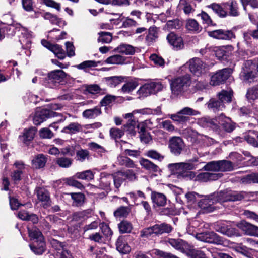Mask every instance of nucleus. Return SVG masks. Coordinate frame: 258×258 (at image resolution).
Here are the masks:
<instances>
[{"instance_id":"1","label":"nucleus","mask_w":258,"mask_h":258,"mask_svg":"<svg viewBox=\"0 0 258 258\" xmlns=\"http://www.w3.org/2000/svg\"><path fill=\"white\" fill-rule=\"evenodd\" d=\"M244 198L242 192L220 191L212 196L210 199H202L199 202V207L207 212H211L215 208L213 205L217 203H223L227 201H240Z\"/></svg>"},{"instance_id":"2","label":"nucleus","mask_w":258,"mask_h":258,"mask_svg":"<svg viewBox=\"0 0 258 258\" xmlns=\"http://www.w3.org/2000/svg\"><path fill=\"white\" fill-rule=\"evenodd\" d=\"M29 236L33 243L30 244L31 250L36 254L41 255L46 249L45 242L41 232L36 227L28 228Z\"/></svg>"},{"instance_id":"3","label":"nucleus","mask_w":258,"mask_h":258,"mask_svg":"<svg viewBox=\"0 0 258 258\" xmlns=\"http://www.w3.org/2000/svg\"><path fill=\"white\" fill-rule=\"evenodd\" d=\"M67 74L62 70H55L49 72L44 78V85L50 88L58 87L64 81Z\"/></svg>"},{"instance_id":"4","label":"nucleus","mask_w":258,"mask_h":258,"mask_svg":"<svg viewBox=\"0 0 258 258\" xmlns=\"http://www.w3.org/2000/svg\"><path fill=\"white\" fill-rule=\"evenodd\" d=\"M190 84V78L188 75L175 78L170 83L172 92L178 95L186 90Z\"/></svg>"},{"instance_id":"5","label":"nucleus","mask_w":258,"mask_h":258,"mask_svg":"<svg viewBox=\"0 0 258 258\" xmlns=\"http://www.w3.org/2000/svg\"><path fill=\"white\" fill-rule=\"evenodd\" d=\"M162 88L160 82H150L142 86L137 93L140 98L145 97L162 90Z\"/></svg>"},{"instance_id":"6","label":"nucleus","mask_w":258,"mask_h":258,"mask_svg":"<svg viewBox=\"0 0 258 258\" xmlns=\"http://www.w3.org/2000/svg\"><path fill=\"white\" fill-rule=\"evenodd\" d=\"M207 126L212 128H220L227 132H231L235 128L234 125L231 123L230 118L226 117L222 114L217 117L215 121L207 122Z\"/></svg>"},{"instance_id":"7","label":"nucleus","mask_w":258,"mask_h":258,"mask_svg":"<svg viewBox=\"0 0 258 258\" xmlns=\"http://www.w3.org/2000/svg\"><path fill=\"white\" fill-rule=\"evenodd\" d=\"M196 238L201 241L218 245L223 244V238L213 231H206L197 234Z\"/></svg>"},{"instance_id":"8","label":"nucleus","mask_w":258,"mask_h":258,"mask_svg":"<svg viewBox=\"0 0 258 258\" xmlns=\"http://www.w3.org/2000/svg\"><path fill=\"white\" fill-rule=\"evenodd\" d=\"M232 72L230 68H225L217 71L211 76L210 84L213 86L219 85L225 82Z\"/></svg>"},{"instance_id":"9","label":"nucleus","mask_w":258,"mask_h":258,"mask_svg":"<svg viewBox=\"0 0 258 258\" xmlns=\"http://www.w3.org/2000/svg\"><path fill=\"white\" fill-rule=\"evenodd\" d=\"M168 147L171 152L177 156L180 155L184 150L185 144L181 138L174 136L169 139Z\"/></svg>"},{"instance_id":"10","label":"nucleus","mask_w":258,"mask_h":258,"mask_svg":"<svg viewBox=\"0 0 258 258\" xmlns=\"http://www.w3.org/2000/svg\"><path fill=\"white\" fill-rule=\"evenodd\" d=\"M56 113L48 109H42L36 111L33 117V122L36 125H40L47 119L55 116Z\"/></svg>"},{"instance_id":"11","label":"nucleus","mask_w":258,"mask_h":258,"mask_svg":"<svg viewBox=\"0 0 258 258\" xmlns=\"http://www.w3.org/2000/svg\"><path fill=\"white\" fill-rule=\"evenodd\" d=\"M189 68L191 72L197 76L205 72V64L198 58H193L189 61Z\"/></svg>"},{"instance_id":"12","label":"nucleus","mask_w":258,"mask_h":258,"mask_svg":"<svg viewBox=\"0 0 258 258\" xmlns=\"http://www.w3.org/2000/svg\"><path fill=\"white\" fill-rule=\"evenodd\" d=\"M238 226L246 235L258 237V226L245 221H241Z\"/></svg>"},{"instance_id":"13","label":"nucleus","mask_w":258,"mask_h":258,"mask_svg":"<svg viewBox=\"0 0 258 258\" xmlns=\"http://www.w3.org/2000/svg\"><path fill=\"white\" fill-rule=\"evenodd\" d=\"M37 199L41 202L43 207L47 208L51 205V200L49 192L43 188L38 187L36 189Z\"/></svg>"},{"instance_id":"14","label":"nucleus","mask_w":258,"mask_h":258,"mask_svg":"<svg viewBox=\"0 0 258 258\" xmlns=\"http://www.w3.org/2000/svg\"><path fill=\"white\" fill-rule=\"evenodd\" d=\"M14 166L15 167V169L12 172L11 177L13 180L16 183L21 179V175L24 171L25 166L23 162L20 161L16 162Z\"/></svg>"},{"instance_id":"15","label":"nucleus","mask_w":258,"mask_h":258,"mask_svg":"<svg viewBox=\"0 0 258 258\" xmlns=\"http://www.w3.org/2000/svg\"><path fill=\"white\" fill-rule=\"evenodd\" d=\"M225 9L229 10V15L233 17H237L240 15L238 3L236 0H229L222 4Z\"/></svg>"},{"instance_id":"16","label":"nucleus","mask_w":258,"mask_h":258,"mask_svg":"<svg viewBox=\"0 0 258 258\" xmlns=\"http://www.w3.org/2000/svg\"><path fill=\"white\" fill-rule=\"evenodd\" d=\"M167 39L171 45L177 49H181L183 46V39L177 33H169Z\"/></svg>"},{"instance_id":"17","label":"nucleus","mask_w":258,"mask_h":258,"mask_svg":"<svg viewBox=\"0 0 258 258\" xmlns=\"http://www.w3.org/2000/svg\"><path fill=\"white\" fill-rule=\"evenodd\" d=\"M113 179V176L111 174L106 173H101L99 179L98 186L100 188L108 190L109 189L111 183Z\"/></svg>"},{"instance_id":"18","label":"nucleus","mask_w":258,"mask_h":258,"mask_svg":"<svg viewBox=\"0 0 258 258\" xmlns=\"http://www.w3.org/2000/svg\"><path fill=\"white\" fill-rule=\"evenodd\" d=\"M221 175L222 174L219 173H211L209 172L201 173L196 176L195 180L199 182L216 180L220 178Z\"/></svg>"},{"instance_id":"19","label":"nucleus","mask_w":258,"mask_h":258,"mask_svg":"<svg viewBox=\"0 0 258 258\" xmlns=\"http://www.w3.org/2000/svg\"><path fill=\"white\" fill-rule=\"evenodd\" d=\"M169 244L174 248L186 253L189 245L184 241L180 239H171L168 241Z\"/></svg>"},{"instance_id":"20","label":"nucleus","mask_w":258,"mask_h":258,"mask_svg":"<svg viewBox=\"0 0 258 258\" xmlns=\"http://www.w3.org/2000/svg\"><path fill=\"white\" fill-rule=\"evenodd\" d=\"M36 133V130L35 127L25 129L23 131V135L20 136V139L24 144L28 145L33 140Z\"/></svg>"},{"instance_id":"21","label":"nucleus","mask_w":258,"mask_h":258,"mask_svg":"<svg viewBox=\"0 0 258 258\" xmlns=\"http://www.w3.org/2000/svg\"><path fill=\"white\" fill-rule=\"evenodd\" d=\"M151 198L153 203L158 207L164 206L166 204V197L161 193L156 191H152Z\"/></svg>"},{"instance_id":"22","label":"nucleus","mask_w":258,"mask_h":258,"mask_svg":"<svg viewBox=\"0 0 258 258\" xmlns=\"http://www.w3.org/2000/svg\"><path fill=\"white\" fill-rule=\"evenodd\" d=\"M140 164L146 170L152 172H157L160 170L159 167L148 159L142 158L140 160Z\"/></svg>"},{"instance_id":"23","label":"nucleus","mask_w":258,"mask_h":258,"mask_svg":"<svg viewBox=\"0 0 258 258\" xmlns=\"http://www.w3.org/2000/svg\"><path fill=\"white\" fill-rule=\"evenodd\" d=\"M126 57L116 54L108 57L104 62L108 64L122 65L126 63Z\"/></svg>"},{"instance_id":"24","label":"nucleus","mask_w":258,"mask_h":258,"mask_svg":"<svg viewBox=\"0 0 258 258\" xmlns=\"http://www.w3.org/2000/svg\"><path fill=\"white\" fill-rule=\"evenodd\" d=\"M117 250L120 253H127L130 251V247L125 239V237L119 236L116 242Z\"/></svg>"},{"instance_id":"25","label":"nucleus","mask_w":258,"mask_h":258,"mask_svg":"<svg viewBox=\"0 0 258 258\" xmlns=\"http://www.w3.org/2000/svg\"><path fill=\"white\" fill-rule=\"evenodd\" d=\"M114 51L125 55H133L135 52V48L131 45L122 44L115 48Z\"/></svg>"},{"instance_id":"26","label":"nucleus","mask_w":258,"mask_h":258,"mask_svg":"<svg viewBox=\"0 0 258 258\" xmlns=\"http://www.w3.org/2000/svg\"><path fill=\"white\" fill-rule=\"evenodd\" d=\"M153 226L154 234L156 235H161L164 233H169L172 230V227L167 224L162 223L161 224H156Z\"/></svg>"},{"instance_id":"27","label":"nucleus","mask_w":258,"mask_h":258,"mask_svg":"<svg viewBox=\"0 0 258 258\" xmlns=\"http://www.w3.org/2000/svg\"><path fill=\"white\" fill-rule=\"evenodd\" d=\"M101 113L100 108L98 106H96L93 108L85 110L83 112L82 115L85 118L93 119L100 115Z\"/></svg>"},{"instance_id":"28","label":"nucleus","mask_w":258,"mask_h":258,"mask_svg":"<svg viewBox=\"0 0 258 258\" xmlns=\"http://www.w3.org/2000/svg\"><path fill=\"white\" fill-rule=\"evenodd\" d=\"M233 92L232 90H222L218 93L217 96L219 100L224 104L226 102H230L231 101Z\"/></svg>"},{"instance_id":"29","label":"nucleus","mask_w":258,"mask_h":258,"mask_svg":"<svg viewBox=\"0 0 258 258\" xmlns=\"http://www.w3.org/2000/svg\"><path fill=\"white\" fill-rule=\"evenodd\" d=\"M47 158L43 154H39L32 161V166L35 168H41L45 165Z\"/></svg>"},{"instance_id":"30","label":"nucleus","mask_w":258,"mask_h":258,"mask_svg":"<svg viewBox=\"0 0 258 258\" xmlns=\"http://www.w3.org/2000/svg\"><path fill=\"white\" fill-rule=\"evenodd\" d=\"M117 162L121 166H124L127 168L138 169L134 162L126 156H119L117 157Z\"/></svg>"},{"instance_id":"31","label":"nucleus","mask_w":258,"mask_h":258,"mask_svg":"<svg viewBox=\"0 0 258 258\" xmlns=\"http://www.w3.org/2000/svg\"><path fill=\"white\" fill-rule=\"evenodd\" d=\"M186 254L190 258H207L204 251L193 248L191 246H189Z\"/></svg>"},{"instance_id":"32","label":"nucleus","mask_w":258,"mask_h":258,"mask_svg":"<svg viewBox=\"0 0 258 258\" xmlns=\"http://www.w3.org/2000/svg\"><path fill=\"white\" fill-rule=\"evenodd\" d=\"M74 177L79 179L90 181L94 178V174L91 170H87L76 173Z\"/></svg>"},{"instance_id":"33","label":"nucleus","mask_w":258,"mask_h":258,"mask_svg":"<svg viewBox=\"0 0 258 258\" xmlns=\"http://www.w3.org/2000/svg\"><path fill=\"white\" fill-rule=\"evenodd\" d=\"M208 7L211 8L220 17H225L228 15V13L224 10V7H222L218 4L212 3Z\"/></svg>"},{"instance_id":"34","label":"nucleus","mask_w":258,"mask_h":258,"mask_svg":"<svg viewBox=\"0 0 258 258\" xmlns=\"http://www.w3.org/2000/svg\"><path fill=\"white\" fill-rule=\"evenodd\" d=\"M169 117L174 121L181 124L185 123L190 120V117L189 116L184 115L183 114L180 113V111L177 112L176 114L170 115Z\"/></svg>"},{"instance_id":"35","label":"nucleus","mask_w":258,"mask_h":258,"mask_svg":"<svg viewBox=\"0 0 258 258\" xmlns=\"http://www.w3.org/2000/svg\"><path fill=\"white\" fill-rule=\"evenodd\" d=\"M123 77L121 76H112L105 78L106 84L110 87L113 88L123 81Z\"/></svg>"},{"instance_id":"36","label":"nucleus","mask_w":258,"mask_h":258,"mask_svg":"<svg viewBox=\"0 0 258 258\" xmlns=\"http://www.w3.org/2000/svg\"><path fill=\"white\" fill-rule=\"evenodd\" d=\"M151 255L157 258H179L171 253L157 249L152 250Z\"/></svg>"},{"instance_id":"37","label":"nucleus","mask_w":258,"mask_h":258,"mask_svg":"<svg viewBox=\"0 0 258 258\" xmlns=\"http://www.w3.org/2000/svg\"><path fill=\"white\" fill-rule=\"evenodd\" d=\"M41 44L43 46L47 48L51 51L53 52L55 55H56L59 52H61V51L63 49L59 45L52 44L45 39L41 40Z\"/></svg>"},{"instance_id":"38","label":"nucleus","mask_w":258,"mask_h":258,"mask_svg":"<svg viewBox=\"0 0 258 258\" xmlns=\"http://www.w3.org/2000/svg\"><path fill=\"white\" fill-rule=\"evenodd\" d=\"M208 107L214 111H216L222 110L224 107V105L220 100L212 98L208 103Z\"/></svg>"},{"instance_id":"39","label":"nucleus","mask_w":258,"mask_h":258,"mask_svg":"<svg viewBox=\"0 0 258 258\" xmlns=\"http://www.w3.org/2000/svg\"><path fill=\"white\" fill-rule=\"evenodd\" d=\"M219 171H230L233 169V163L229 161L223 160L218 161Z\"/></svg>"},{"instance_id":"40","label":"nucleus","mask_w":258,"mask_h":258,"mask_svg":"<svg viewBox=\"0 0 258 258\" xmlns=\"http://www.w3.org/2000/svg\"><path fill=\"white\" fill-rule=\"evenodd\" d=\"M42 17L46 20H49L52 24H55L58 25H59L63 21L62 19L58 18L57 15L52 14L49 12L44 13L43 14H42Z\"/></svg>"},{"instance_id":"41","label":"nucleus","mask_w":258,"mask_h":258,"mask_svg":"<svg viewBox=\"0 0 258 258\" xmlns=\"http://www.w3.org/2000/svg\"><path fill=\"white\" fill-rule=\"evenodd\" d=\"M186 29L190 31H201L202 27L200 26L198 22L194 19H188L186 21Z\"/></svg>"},{"instance_id":"42","label":"nucleus","mask_w":258,"mask_h":258,"mask_svg":"<svg viewBox=\"0 0 258 258\" xmlns=\"http://www.w3.org/2000/svg\"><path fill=\"white\" fill-rule=\"evenodd\" d=\"M97 65L98 62L94 60H87L76 65L75 67L79 70H83L86 71L88 69L97 67Z\"/></svg>"},{"instance_id":"43","label":"nucleus","mask_w":258,"mask_h":258,"mask_svg":"<svg viewBox=\"0 0 258 258\" xmlns=\"http://www.w3.org/2000/svg\"><path fill=\"white\" fill-rule=\"evenodd\" d=\"M55 162L60 167L67 168L72 165L73 160L64 157H59L56 159Z\"/></svg>"},{"instance_id":"44","label":"nucleus","mask_w":258,"mask_h":258,"mask_svg":"<svg viewBox=\"0 0 258 258\" xmlns=\"http://www.w3.org/2000/svg\"><path fill=\"white\" fill-rule=\"evenodd\" d=\"M81 130V126L78 123L73 122L64 127L62 131L66 133L75 134Z\"/></svg>"},{"instance_id":"45","label":"nucleus","mask_w":258,"mask_h":258,"mask_svg":"<svg viewBox=\"0 0 258 258\" xmlns=\"http://www.w3.org/2000/svg\"><path fill=\"white\" fill-rule=\"evenodd\" d=\"M137 126V122L135 119L129 120L128 121L123 125L124 131L127 132L130 134L135 135L136 133L135 128Z\"/></svg>"},{"instance_id":"46","label":"nucleus","mask_w":258,"mask_h":258,"mask_svg":"<svg viewBox=\"0 0 258 258\" xmlns=\"http://www.w3.org/2000/svg\"><path fill=\"white\" fill-rule=\"evenodd\" d=\"M90 214L91 211L90 210L78 212L73 214L72 219L74 221H79L86 219Z\"/></svg>"},{"instance_id":"47","label":"nucleus","mask_w":258,"mask_h":258,"mask_svg":"<svg viewBox=\"0 0 258 258\" xmlns=\"http://www.w3.org/2000/svg\"><path fill=\"white\" fill-rule=\"evenodd\" d=\"M138 86V83L136 81H129L123 85L121 91L125 93H128L133 91Z\"/></svg>"},{"instance_id":"48","label":"nucleus","mask_w":258,"mask_h":258,"mask_svg":"<svg viewBox=\"0 0 258 258\" xmlns=\"http://www.w3.org/2000/svg\"><path fill=\"white\" fill-rule=\"evenodd\" d=\"M120 232L122 233H130L133 228L132 224L127 221H122L118 224Z\"/></svg>"},{"instance_id":"49","label":"nucleus","mask_w":258,"mask_h":258,"mask_svg":"<svg viewBox=\"0 0 258 258\" xmlns=\"http://www.w3.org/2000/svg\"><path fill=\"white\" fill-rule=\"evenodd\" d=\"M209 35L219 40H229L235 37L234 33H209Z\"/></svg>"},{"instance_id":"50","label":"nucleus","mask_w":258,"mask_h":258,"mask_svg":"<svg viewBox=\"0 0 258 258\" xmlns=\"http://www.w3.org/2000/svg\"><path fill=\"white\" fill-rule=\"evenodd\" d=\"M130 212L128 207L121 206L117 208L114 212V215L116 217H126Z\"/></svg>"},{"instance_id":"51","label":"nucleus","mask_w":258,"mask_h":258,"mask_svg":"<svg viewBox=\"0 0 258 258\" xmlns=\"http://www.w3.org/2000/svg\"><path fill=\"white\" fill-rule=\"evenodd\" d=\"M122 21V25L121 27L129 28L132 27H136L138 23L134 20L130 18V17H123L120 20Z\"/></svg>"},{"instance_id":"52","label":"nucleus","mask_w":258,"mask_h":258,"mask_svg":"<svg viewBox=\"0 0 258 258\" xmlns=\"http://www.w3.org/2000/svg\"><path fill=\"white\" fill-rule=\"evenodd\" d=\"M145 155L152 159L161 161L164 158V156L155 150H148Z\"/></svg>"},{"instance_id":"53","label":"nucleus","mask_w":258,"mask_h":258,"mask_svg":"<svg viewBox=\"0 0 258 258\" xmlns=\"http://www.w3.org/2000/svg\"><path fill=\"white\" fill-rule=\"evenodd\" d=\"M122 172H118L114 174H112L113 176V179L112 181L114 182V185L116 188H118L121 185L123 180V176H122Z\"/></svg>"},{"instance_id":"54","label":"nucleus","mask_w":258,"mask_h":258,"mask_svg":"<svg viewBox=\"0 0 258 258\" xmlns=\"http://www.w3.org/2000/svg\"><path fill=\"white\" fill-rule=\"evenodd\" d=\"M203 169L206 171H219L218 161H213L207 163Z\"/></svg>"},{"instance_id":"55","label":"nucleus","mask_w":258,"mask_h":258,"mask_svg":"<svg viewBox=\"0 0 258 258\" xmlns=\"http://www.w3.org/2000/svg\"><path fill=\"white\" fill-rule=\"evenodd\" d=\"M39 136L42 139H51L54 137V134L48 128L44 127L39 130Z\"/></svg>"},{"instance_id":"56","label":"nucleus","mask_w":258,"mask_h":258,"mask_svg":"<svg viewBox=\"0 0 258 258\" xmlns=\"http://www.w3.org/2000/svg\"><path fill=\"white\" fill-rule=\"evenodd\" d=\"M71 195L76 206H80L83 204L85 198L83 194L81 193H72Z\"/></svg>"},{"instance_id":"57","label":"nucleus","mask_w":258,"mask_h":258,"mask_svg":"<svg viewBox=\"0 0 258 258\" xmlns=\"http://www.w3.org/2000/svg\"><path fill=\"white\" fill-rule=\"evenodd\" d=\"M41 3L47 7L55 9L58 11H60L61 9V5L60 3H57L53 0H40Z\"/></svg>"},{"instance_id":"58","label":"nucleus","mask_w":258,"mask_h":258,"mask_svg":"<svg viewBox=\"0 0 258 258\" xmlns=\"http://www.w3.org/2000/svg\"><path fill=\"white\" fill-rule=\"evenodd\" d=\"M244 10H246L247 6L249 5L253 9H258V0H240Z\"/></svg>"},{"instance_id":"59","label":"nucleus","mask_w":258,"mask_h":258,"mask_svg":"<svg viewBox=\"0 0 258 258\" xmlns=\"http://www.w3.org/2000/svg\"><path fill=\"white\" fill-rule=\"evenodd\" d=\"M34 2L33 0H22V6L23 9L27 12L34 11Z\"/></svg>"},{"instance_id":"60","label":"nucleus","mask_w":258,"mask_h":258,"mask_svg":"<svg viewBox=\"0 0 258 258\" xmlns=\"http://www.w3.org/2000/svg\"><path fill=\"white\" fill-rule=\"evenodd\" d=\"M167 25L169 29H179L182 25V21L178 19H173V20L168 21L167 22Z\"/></svg>"},{"instance_id":"61","label":"nucleus","mask_w":258,"mask_h":258,"mask_svg":"<svg viewBox=\"0 0 258 258\" xmlns=\"http://www.w3.org/2000/svg\"><path fill=\"white\" fill-rule=\"evenodd\" d=\"M180 4L183 6V10L185 14H189L195 11V9L191 5L187 2V0H180Z\"/></svg>"},{"instance_id":"62","label":"nucleus","mask_w":258,"mask_h":258,"mask_svg":"<svg viewBox=\"0 0 258 258\" xmlns=\"http://www.w3.org/2000/svg\"><path fill=\"white\" fill-rule=\"evenodd\" d=\"M89 156V153L87 150L81 149L76 152L77 160L81 162L84 161L86 158H88Z\"/></svg>"},{"instance_id":"63","label":"nucleus","mask_w":258,"mask_h":258,"mask_svg":"<svg viewBox=\"0 0 258 258\" xmlns=\"http://www.w3.org/2000/svg\"><path fill=\"white\" fill-rule=\"evenodd\" d=\"M112 39L111 33H100L98 38V42L102 43H109Z\"/></svg>"},{"instance_id":"64","label":"nucleus","mask_w":258,"mask_h":258,"mask_svg":"<svg viewBox=\"0 0 258 258\" xmlns=\"http://www.w3.org/2000/svg\"><path fill=\"white\" fill-rule=\"evenodd\" d=\"M246 97L248 100H255L258 98V88H250L248 90Z\"/></svg>"}]
</instances>
